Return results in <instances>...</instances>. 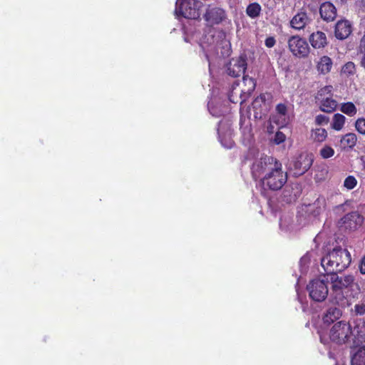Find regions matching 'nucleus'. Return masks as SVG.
Returning <instances> with one entry per match:
<instances>
[{
    "instance_id": "f257e3e1",
    "label": "nucleus",
    "mask_w": 365,
    "mask_h": 365,
    "mask_svg": "<svg viewBox=\"0 0 365 365\" xmlns=\"http://www.w3.org/2000/svg\"><path fill=\"white\" fill-rule=\"evenodd\" d=\"M351 262L350 252L341 247H336L322 259L321 264L328 274L344 271L349 266Z\"/></svg>"
},
{
    "instance_id": "f03ea898",
    "label": "nucleus",
    "mask_w": 365,
    "mask_h": 365,
    "mask_svg": "<svg viewBox=\"0 0 365 365\" xmlns=\"http://www.w3.org/2000/svg\"><path fill=\"white\" fill-rule=\"evenodd\" d=\"M336 273H328L327 274H330L331 282V302L335 304H340L345 300L343 290L352 286L354 277L351 274L339 277Z\"/></svg>"
},
{
    "instance_id": "7ed1b4c3",
    "label": "nucleus",
    "mask_w": 365,
    "mask_h": 365,
    "mask_svg": "<svg viewBox=\"0 0 365 365\" xmlns=\"http://www.w3.org/2000/svg\"><path fill=\"white\" fill-rule=\"evenodd\" d=\"M262 187L270 190H280L287 181V175L282 170V165L280 163L266 175L261 178Z\"/></svg>"
},
{
    "instance_id": "20e7f679",
    "label": "nucleus",
    "mask_w": 365,
    "mask_h": 365,
    "mask_svg": "<svg viewBox=\"0 0 365 365\" xmlns=\"http://www.w3.org/2000/svg\"><path fill=\"white\" fill-rule=\"evenodd\" d=\"M352 334V328L349 322L339 321L330 329L329 339L334 344L344 345L350 341Z\"/></svg>"
},
{
    "instance_id": "39448f33",
    "label": "nucleus",
    "mask_w": 365,
    "mask_h": 365,
    "mask_svg": "<svg viewBox=\"0 0 365 365\" xmlns=\"http://www.w3.org/2000/svg\"><path fill=\"white\" fill-rule=\"evenodd\" d=\"M281 163L272 156L264 155L256 160L251 167V173L255 180L260 178L270 173L274 168H277Z\"/></svg>"
},
{
    "instance_id": "423d86ee",
    "label": "nucleus",
    "mask_w": 365,
    "mask_h": 365,
    "mask_svg": "<svg viewBox=\"0 0 365 365\" xmlns=\"http://www.w3.org/2000/svg\"><path fill=\"white\" fill-rule=\"evenodd\" d=\"M243 82L245 85H248L247 90L237 89V87L239 86L238 83H234L232 84L231 91L228 94V98L230 102L233 103H240V104H242L255 91L256 83L254 78H249L248 76H243Z\"/></svg>"
},
{
    "instance_id": "0eeeda50",
    "label": "nucleus",
    "mask_w": 365,
    "mask_h": 365,
    "mask_svg": "<svg viewBox=\"0 0 365 365\" xmlns=\"http://www.w3.org/2000/svg\"><path fill=\"white\" fill-rule=\"evenodd\" d=\"M307 289L311 299L314 302H324L329 293L327 282L323 279H314L307 285Z\"/></svg>"
},
{
    "instance_id": "6e6552de",
    "label": "nucleus",
    "mask_w": 365,
    "mask_h": 365,
    "mask_svg": "<svg viewBox=\"0 0 365 365\" xmlns=\"http://www.w3.org/2000/svg\"><path fill=\"white\" fill-rule=\"evenodd\" d=\"M202 3L197 0H182L176 7L175 12L188 19H197L200 17V7Z\"/></svg>"
},
{
    "instance_id": "1a4fd4ad",
    "label": "nucleus",
    "mask_w": 365,
    "mask_h": 365,
    "mask_svg": "<svg viewBox=\"0 0 365 365\" xmlns=\"http://www.w3.org/2000/svg\"><path fill=\"white\" fill-rule=\"evenodd\" d=\"M364 217L358 211H351L344 215L338 221L340 228L349 232H354L362 226Z\"/></svg>"
},
{
    "instance_id": "9d476101",
    "label": "nucleus",
    "mask_w": 365,
    "mask_h": 365,
    "mask_svg": "<svg viewBox=\"0 0 365 365\" xmlns=\"http://www.w3.org/2000/svg\"><path fill=\"white\" fill-rule=\"evenodd\" d=\"M288 47L292 53L299 58L307 57L309 47L307 41L299 36H292L288 39Z\"/></svg>"
},
{
    "instance_id": "9b49d317",
    "label": "nucleus",
    "mask_w": 365,
    "mask_h": 365,
    "mask_svg": "<svg viewBox=\"0 0 365 365\" xmlns=\"http://www.w3.org/2000/svg\"><path fill=\"white\" fill-rule=\"evenodd\" d=\"M314 159L312 154L301 153L293 163L294 175L300 176L304 174L312 165Z\"/></svg>"
},
{
    "instance_id": "f8f14e48",
    "label": "nucleus",
    "mask_w": 365,
    "mask_h": 365,
    "mask_svg": "<svg viewBox=\"0 0 365 365\" xmlns=\"http://www.w3.org/2000/svg\"><path fill=\"white\" fill-rule=\"evenodd\" d=\"M247 59L245 56L232 58L227 65V73L229 76L237 78L245 74L247 69Z\"/></svg>"
},
{
    "instance_id": "ddd939ff",
    "label": "nucleus",
    "mask_w": 365,
    "mask_h": 365,
    "mask_svg": "<svg viewBox=\"0 0 365 365\" xmlns=\"http://www.w3.org/2000/svg\"><path fill=\"white\" fill-rule=\"evenodd\" d=\"M203 17L208 24L213 26L222 23L226 19L227 14L223 9L209 5Z\"/></svg>"
},
{
    "instance_id": "4468645a",
    "label": "nucleus",
    "mask_w": 365,
    "mask_h": 365,
    "mask_svg": "<svg viewBox=\"0 0 365 365\" xmlns=\"http://www.w3.org/2000/svg\"><path fill=\"white\" fill-rule=\"evenodd\" d=\"M352 33V25L348 20H340L334 29L335 37L339 40L347 38Z\"/></svg>"
},
{
    "instance_id": "2eb2a0df",
    "label": "nucleus",
    "mask_w": 365,
    "mask_h": 365,
    "mask_svg": "<svg viewBox=\"0 0 365 365\" xmlns=\"http://www.w3.org/2000/svg\"><path fill=\"white\" fill-rule=\"evenodd\" d=\"M311 21L305 11H299L295 14L290 21V26L295 30L304 29Z\"/></svg>"
},
{
    "instance_id": "dca6fc26",
    "label": "nucleus",
    "mask_w": 365,
    "mask_h": 365,
    "mask_svg": "<svg viewBox=\"0 0 365 365\" xmlns=\"http://www.w3.org/2000/svg\"><path fill=\"white\" fill-rule=\"evenodd\" d=\"M319 13L322 19L327 22L334 21L336 17V9L329 1L324 2L320 6Z\"/></svg>"
},
{
    "instance_id": "f3484780",
    "label": "nucleus",
    "mask_w": 365,
    "mask_h": 365,
    "mask_svg": "<svg viewBox=\"0 0 365 365\" xmlns=\"http://www.w3.org/2000/svg\"><path fill=\"white\" fill-rule=\"evenodd\" d=\"M252 106L255 118H261L263 115H265L267 110V106L264 94H260L256 97L252 103Z\"/></svg>"
},
{
    "instance_id": "a211bd4d",
    "label": "nucleus",
    "mask_w": 365,
    "mask_h": 365,
    "mask_svg": "<svg viewBox=\"0 0 365 365\" xmlns=\"http://www.w3.org/2000/svg\"><path fill=\"white\" fill-rule=\"evenodd\" d=\"M311 46L316 49L323 48L328 44L325 33L317 31L313 32L309 37Z\"/></svg>"
},
{
    "instance_id": "6ab92c4d",
    "label": "nucleus",
    "mask_w": 365,
    "mask_h": 365,
    "mask_svg": "<svg viewBox=\"0 0 365 365\" xmlns=\"http://www.w3.org/2000/svg\"><path fill=\"white\" fill-rule=\"evenodd\" d=\"M351 365H365V344L352 350Z\"/></svg>"
},
{
    "instance_id": "aec40b11",
    "label": "nucleus",
    "mask_w": 365,
    "mask_h": 365,
    "mask_svg": "<svg viewBox=\"0 0 365 365\" xmlns=\"http://www.w3.org/2000/svg\"><path fill=\"white\" fill-rule=\"evenodd\" d=\"M357 136L354 133L344 135L340 140V146L343 150H351L356 145Z\"/></svg>"
},
{
    "instance_id": "412c9836",
    "label": "nucleus",
    "mask_w": 365,
    "mask_h": 365,
    "mask_svg": "<svg viewBox=\"0 0 365 365\" xmlns=\"http://www.w3.org/2000/svg\"><path fill=\"white\" fill-rule=\"evenodd\" d=\"M311 207L310 211L314 216H318L323 212L327 207L326 199L324 197H319Z\"/></svg>"
},
{
    "instance_id": "4be33fe9",
    "label": "nucleus",
    "mask_w": 365,
    "mask_h": 365,
    "mask_svg": "<svg viewBox=\"0 0 365 365\" xmlns=\"http://www.w3.org/2000/svg\"><path fill=\"white\" fill-rule=\"evenodd\" d=\"M331 67L332 61L327 56L321 57L317 65V71L322 74H327L330 72Z\"/></svg>"
},
{
    "instance_id": "5701e85b",
    "label": "nucleus",
    "mask_w": 365,
    "mask_h": 365,
    "mask_svg": "<svg viewBox=\"0 0 365 365\" xmlns=\"http://www.w3.org/2000/svg\"><path fill=\"white\" fill-rule=\"evenodd\" d=\"M341 316V311L336 307H331L323 317L324 323H333L335 320L338 319Z\"/></svg>"
},
{
    "instance_id": "b1692460",
    "label": "nucleus",
    "mask_w": 365,
    "mask_h": 365,
    "mask_svg": "<svg viewBox=\"0 0 365 365\" xmlns=\"http://www.w3.org/2000/svg\"><path fill=\"white\" fill-rule=\"evenodd\" d=\"M320 104V110L325 113H332L336 108V101L331 97L323 100Z\"/></svg>"
},
{
    "instance_id": "393cba45",
    "label": "nucleus",
    "mask_w": 365,
    "mask_h": 365,
    "mask_svg": "<svg viewBox=\"0 0 365 365\" xmlns=\"http://www.w3.org/2000/svg\"><path fill=\"white\" fill-rule=\"evenodd\" d=\"M262 7L257 2L250 4L246 9L247 15L252 18L255 19L260 15Z\"/></svg>"
},
{
    "instance_id": "a878e982",
    "label": "nucleus",
    "mask_w": 365,
    "mask_h": 365,
    "mask_svg": "<svg viewBox=\"0 0 365 365\" xmlns=\"http://www.w3.org/2000/svg\"><path fill=\"white\" fill-rule=\"evenodd\" d=\"M357 55L360 56V66L365 68V34L359 39L357 46Z\"/></svg>"
},
{
    "instance_id": "bb28decb",
    "label": "nucleus",
    "mask_w": 365,
    "mask_h": 365,
    "mask_svg": "<svg viewBox=\"0 0 365 365\" xmlns=\"http://www.w3.org/2000/svg\"><path fill=\"white\" fill-rule=\"evenodd\" d=\"M333 87L331 86H325L318 91L315 98L317 101H322L332 96Z\"/></svg>"
},
{
    "instance_id": "cd10ccee",
    "label": "nucleus",
    "mask_w": 365,
    "mask_h": 365,
    "mask_svg": "<svg viewBox=\"0 0 365 365\" xmlns=\"http://www.w3.org/2000/svg\"><path fill=\"white\" fill-rule=\"evenodd\" d=\"M346 118L340 113H336L333 116L331 127L335 130H341L344 125Z\"/></svg>"
},
{
    "instance_id": "c85d7f7f",
    "label": "nucleus",
    "mask_w": 365,
    "mask_h": 365,
    "mask_svg": "<svg viewBox=\"0 0 365 365\" xmlns=\"http://www.w3.org/2000/svg\"><path fill=\"white\" fill-rule=\"evenodd\" d=\"M340 110L350 117L354 116L357 113V108L352 102L342 103Z\"/></svg>"
},
{
    "instance_id": "c756f323",
    "label": "nucleus",
    "mask_w": 365,
    "mask_h": 365,
    "mask_svg": "<svg viewBox=\"0 0 365 365\" xmlns=\"http://www.w3.org/2000/svg\"><path fill=\"white\" fill-rule=\"evenodd\" d=\"M312 137L314 141L323 142L327 137V132L324 128H317L313 130Z\"/></svg>"
},
{
    "instance_id": "7c9ffc66",
    "label": "nucleus",
    "mask_w": 365,
    "mask_h": 365,
    "mask_svg": "<svg viewBox=\"0 0 365 365\" xmlns=\"http://www.w3.org/2000/svg\"><path fill=\"white\" fill-rule=\"evenodd\" d=\"M341 73L349 76H352L356 73V66L352 61L346 63L341 68Z\"/></svg>"
},
{
    "instance_id": "2f4dec72",
    "label": "nucleus",
    "mask_w": 365,
    "mask_h": 365,
    "mask_svg": "<svg viewBox=\"0 0 365 365\" xmlns=\"http://www.w3.org/2000/svg\"><path fill=\"white\" fill-rule=\"evenodd\" d=\"M334 150L329 145H324L319 151L323 159H328L334 155Z\"/></svg>"
},
{
    "instance_id": "473e14b6",
    "label": "nucleus",
    "mask_w": 365,
    "mask_h": 365,
    "mask_svg": "<svg viewBox=\"0 0 365 365\" xmlns=\"http://www.w3.org/2000/svg\"><path fill=\"white\" fill-rule=\"evenodd\" d=\"M357 185V180L355 177L349 175L346 177L344 182V186L348 190L354 189Z\"/></svg>"
},
{
    "instance_id": "72a5a7b5",
    "label": "nucleus",
    "mask_w": 365,
    "mask_h": 365,
    "mask_svg": "<svg viewBox=\"0 0 365 365\" xmlns=\"http://www.w3.org/2000/svg\"><path fill=\"white\" fill-rule=\"evenodd\" d=\"M356 130L361 134L365 135V118H360L355 122Z\"/></svg>"
},
{
    "instance_id": "f704fd0d",
    "label": "nucleus",
    "mask_w": 365,
    "mask_h": 365,
    "mask_svg": "<svg viewBox=\"0 0 365 365\" xmlns=\"http://www.w3.org/2000/svg\"><path fill=\"white\" fill-rule=\"evenodd\" d=\"M277 113L281 116H286L287 113V107L284 103H279L276 106Z\"/></svg>"
},
{
    "instance_id": "c9c22d12",
    "label": "nucleus",
    "mask_w": 365,
    "mask_h": 365,
    "mask_svg": "<svg viewBox=\"0 0 365 365\" xmlns=\"http://www.w3.org/2000/svg\"><path fill=\"white\" fill-rule=\"evenodd\" d=\"M285 139H286L285 135L282 132L278 131L276 133V134L274 135V142L277 145H279V144L284 142Z\"/></svg>"
},
{
    "instance_id": "e433bc0d",
    "label": "nucleus",
    "mask_w": 365,
    "mask_h": 365,
    "mask_svg": "<svg viewBox=\"0 0 365 365\" xmlns=\"http://www.w3.org/2000/svg\"><path fill=\"white\" fill-rule=\"evenodd\" d=\"M315 122L317 125L327 124L329 118L324 115L319 114L316 116Z\"/></svg>"
},
{
    "instance_id": "4c0bfd02",
    "label": "nucleus",
    "mask_w": 365,
    "mask_h": 365,
    "mask_svg": "<svg viewBox=\"0 0 365 365\" xmlns=\"http://www.w3.org/2000/svg\"><path fill=\"white\" fill-rule=\"evenodd\" d=\"M354 311L356 314L364 315L365 314V304H356L354 306Z\"/></svg>"
},
{
    "instance_id": "58836bf2",
    "label": "nucleus",
    "mask_w": 365,
    "mask_h": 365,
    "mask_svg": "<svg viewBox=\"0 0 365 365\" xmlns=\"http://www.w3.org/2000/svg\"><path fill=\"white\" fill-rule=\"evenodd\" d=\"M275 43L276 40L273 36L267 37L264 41V44L267 48H272Z\"/></svg>"
},
{
    "instance_id": "ea45409f",
    "label": "nucleus",
    "mask_w": 365,
    "mask_h": 365,
    "mask_svg": "<svg viewBox=\"0 0 365 365\" xmlns=\"http://www.w3.org/2000/svg\"><path fill=\"white\" fill-rule=\"evenodd\" d=\"M358 334L362 340L365 341V322L359 328Z\"/></svg>"
},
{
    "instance_id": "a19ab883",
    "label": "nucleus",
    "mask_w": 365,
    "mask_h": 365,
    "mask_svg": "<svg viewBox=\"0 0 365 365\" xmlns=\"http://www.w3.org/2000/svg\"><path fill=\"white\" fill-rule=\"evenodd\" d=\"M359 270L362 274H365V256H364L359 264Z\"/></svg>"
},
{
    "instance_id": "79ce46f5",
    "label": "nucleus",
    "mask_w": 365,
    "mask_h": 365,
    "mask_svg": "<svg viewBox=\"0 0 365 365\" xmlns=\"http://www.w3.org/2000/svg\"><path fill=\"white\" fill-rule=\"evenodd\" d=\"M320 341H321L322 343L326 344V342L324 341V339H323V338L322 336H320Z\"/></svg>"
}]
</instances>
